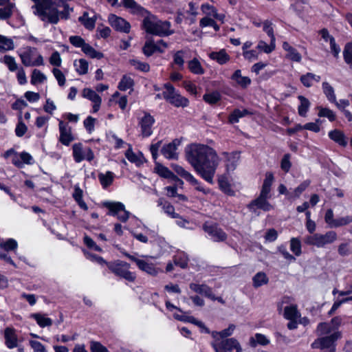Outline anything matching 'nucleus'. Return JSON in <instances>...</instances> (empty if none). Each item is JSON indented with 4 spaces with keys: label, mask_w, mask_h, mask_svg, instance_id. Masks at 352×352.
Segmentation results:
<instances>
[{
    "label": "nucleus",
    "mask_w": 352,
    "mask_h": 352,
    "mask_svg": "<svg viewBox=\"0 0 352 352\" xmlns=\"http://www.w3.org/2000/svg\"><path fill=\"white\" fill-rule=\"evenodd\" d=\"M187 161L207 182L212 184L220 158L217 152L205 144H193L186 151Z\"/></svg>",
    "instance_id": "nucleus-1"
},
{
    "label": "nucleus",
    "mask_w": 352,
    "mask_h": 352,
    "mask_svg": "<svg viewBox=\"0 0 352 352\" xmlns=\"http://www.w3.org/2000/svg\"><path fill=\"white\" fill-rule=\"evenodd\" d=\"M189 287L195 293L204 296L205 297L208 298L212 300H216V297L213 294L212 288L206 284H197L191 283L189 285Z\"/></svg>",
    "instance_id": "nucleus-22"
},
{
    "label": "nucleus",
    "mask_w": 352,
    "mask_h": 352,
    "mask_svg": "<svg viewBox=\"0 0 352 352\" xmlns=\"http://www.w3.org/2000/svg\"><path fill=\"white\" fill-rule=\"evenodd\" d=\"M124 255L129 258L131 261L135 263L138 268L145 273L151 275V276H157L158 273L160 272V270L155 267V265L148 261L140 259L134 256L129 254L127 252H124Z\"/></svg>",
    "instance_id": "nucleus-13"
},
{
    "label": "nucleus",
    "mask_w": 352,
    "mask_h": 352,
    "mask_svg": "<svg viewBox=\"0 0 352 352\" xmlns=\"http://www.w3.org/2000/svg\"><path fill=\"white\" fill-rule=\"evenodd\" d=\"M157 203V206L161 207L162 211L170 218L179 217V214L175 212L174 206L164 198H160Z\"/></svg>",
    "instance_id": "nucleus-28"
},
{
    "label": "nucleus",
    "mask_w": 352,
    "mask_h": 352,
    "mask_svg": "<svg viewBox=\"0 0 352 352\" xmlns=\"http://www.w3.org/2000/svg\"><path fill=\"white\" fill-rule=\"evenodd\" d=\"M72 149L74 159L77 163H80L83 160L91 162L94 158V154L91 148H83L81 143L74 144Z\"/></svg>",
    "instance_id": "nucleus-12"
},
{
    "label": "nucleus",
    "mask_w": 352,
    "mask_h": 352,
    "mask_svg": "<svg viewBox=\"0 0 352 352\" xmlns=\"http://www.w3.org/2000/svg\"><path fill=\"white\" fill-rule=\"evenodd\" d=\"M74 66L79 75L86 74L88 72L89 63L85 59L76 60Z\"/></svg>",
    "instance_id": "nucleus-46"
},
{
    "label": "nucleus",
    "mask_w": 352,
    "mask_h": 352,
    "mask_svg": "<svg viewBox=\"0 0 352 352\" xmlns=\"http://www.w3.org/2000/svg\"><path fill=\"white\" fill-rule=\"evenodd\" d=\"M274 181V177L272 173H267L265 174V199H270L272 197L271 186Z\"/></svg>",
    "instance_id": "nucleus-57"
},
{
    "label": "nucleus",
    "mask_w": 352,
    "mask_h": 352,
    "mask_svg": "<svg viewBox=\"0 0 352 352\" xmlns=\"http://www.w3.org/2000/svg\"><path fill=\"white\" fill-rule=\"evenodd\" d=\"M190 58V51L184 49L175 52L173 55V65H175L179 70L184 69V63L186 60Z\"/></svg>",
    "instance_id": "nucleus-19"
},
{
    "label": "nucleus",
    "mask_w": 352,
    "mask_h": 352,
    "mask_svg": "<svg viewBox=\"0 0 352 352\" xmlns=\"http://www.w3.org/2000/svg\"><path fill=\"white\" fill-rule=\"evenodd\" d=\"M58 129L60 133L58 139L59 142L65 146H69L71 142L74 140L71 127L67 123L60 120L58 123Z\"/></svg>",
    "instance_id": "nucleus-17"
},
{
    "label": "nucleus",
    "mask_w": 352,
    "mask_h": 352,
    "mask_svg": "<svg viewBox=\"0 0 352 352\" xmlns=\"http://www.w3.org/2000/svg\"><path fill=\"white\" fill-rule=\"evenodd\" d=\"M78 20L88 30H93L95 27V14L90 16L89 13L85 12L78 18Z\"/></svg>",
    "instance_id": "nucleus-40"
},
{
    "label": "nucleus",
    "mask_w": 352,
    "mask_h": 352,
    "mask_svg": "<svg viewBox=\"0 0 352 352\" xmlns=\"http://www.w3.org/2000/svg\"><path fill=\"white\" fill-rule=\"evenodd\" d=\"M29 344L33 352H48L46 347L37 340H29Z\"/></svg>",
    "instance_id": "nucleus-64"
},
{
    "label": "nucleus",
    "mask_w": 352,
    "mask_h": 352,
    "mask_svg": "<svg viewBox=\"0 0 352 352\" xmlns=\"http://www.w3.org/2000/svg\"><path fill=\"white\" fill-rule=\"evenodd\" d=\"M301 316L298 311L297 306L292 305L286 306L284 309V317L287 320L299 319Z\"/></svg>",
    "instance_id": "nucleus-41"
},
{
    "label": "nucleus",
    "mask_w": 352,
    "mask_h": 352,
    "mask_svg": "<svg viewBox=\"0 0 352 352\" xmlns=\"http://www.w3.org/2000/svg\"><path fill=\"white\" fill-rule=\"evenodd\" d=\"M248 113V111L246 109H235L230 116H229V122L232 124L236 123L239 122V118L244 117L245 115Z\"/></svg>",
    "instance_id": "nucleus-56"
},
{
    "label": "nucleus",
    "mask_w": 352,
    "mask_h": 352,
    "mask_svg": "<svg viewBox=\"0 0 352 352\" xmlns=\"http://www.w3.org/2000/svg\"><path fill=\"white\" fill-rule=\"evenodd\" d=\"M103 206L109 210L108 215L117 217L118 219L126 222L130 215V212L125 210L124 205L119 201H104Z\"/></svg>",
    "instance_id": "nucleus-8"
},
{
    "label": "nucleus",
    "mask_w": 352,
    "mask_h": 352,
    "mask_svg": "<svg viewBox=\"0 0 352 352\" xmlns=\"http://www.w3.org/2000/svg\"><path fill=\"white\" fill-rule=\"evenodd\" d=\"M342 318L339 316L333 318L330 322H320L316 328L318 336H324L334 331H340L338 328L342 324Z\"/></svg>",
    "instance_id": "nucleus-14"
},
{
    "label": "nucleus",
    "mask_w": 352,
    "mask_h": 352,
    "mask_svg": "<svg viewBox=\"0 0 352 352\" xmlns=\"http://www.w3.org/2000/svg\"><path fill=\"white\" fill-rule=\"evenodd\" d=\"M109 270L116 276L124 278L129 282H134L136 274L129 271L130 264L123 261L117 260L114 262L107 263Z\"/></svg>",
    "instance_id": "nucleus-6"
},
{
    "label": "nucleus",
    "mask_w": 352,
    "mask_h": 352,
    "mask_svg": "<svg viewBox=\"0 0 352 352\" xmlns=\"http://www.w3.org/2000/svg\"><path fill=\"white\" fill-rule=\"evenodd\" d=\"M133 85V80L127 76H124L118 85V88L121 91H126L131 89Z\"/></svg>",
    "instance_id": "nucleus-58"
},
{
    "label": "nucleus",
    "mask_w": 352,
    "mask_h": 352,
    "mask_svg": "<svg viewBox=\"0 0 352 352\" xmlns=\"http://www.w3.org/2000/svg\"><path fill=\"white\" fill-rule=\"evenodd\" d=\"M21 62L25 67L41 66L44 65L43 56L38 53L34 47H27L18 51Z\"/></svg>",
    "instance_id": "nucleus-5"
},
{
    "label": "nucleus",
    "mask_w": 352,
    "mask_h": 352,
    "mask_svg": "<svg viewBox=\"0 0 352 352\" xmlns=\"http://www.w3.org/2000/svg\"><path fill=\"white\" fill-rule=\"evenodd\" d=\"M141 16L144 17L142 28L147 33L159 36H167L174 33L169 21L160 20L148 10Z\"/></svg>",
    "instance_id": "nucleus-3"
},
{
    "label": "nucleus",
    "mask_w": 352,
    "mask_h": 352,
    "mask_svg": "<svg viewBox=\"0 0 352 352\" xmlns=\"http://www.w3.org/2000/svg\"><path fill=\"white\" fill-rule=\"evenodd\" d=\"M164 87L166 89L162 92L163 98L169 102L171 98L177 93L174 87L170 83H166L164 85Z\"/></svg>",
    "instance_id": "nucleus-55"
},
{
    "label": "nucleus",
    "mask_w": 352,
    "mask_h": 352,
    "mask_svg": "<svg viewBox=\"0 0 352 352\" xmlns=\"http://www.w3.org/2000/svg\"><path fill=\"white\" fill-rule=\"evenodd\" d=\"M263 49V42L261 41L255 50L244 51L243 52V55L246 60L254 61L258 58V55L262 53Z\"/></svg>",
    "instance_id": "nucleus-34"
},
{
    "label": "nucleus",
    "mask_w": 352,
    "mask_h": 352,
    "mask_svg": "<svg viewBox=\"0 0 352 352\" xmlns=\"http://www.w3.org/2000/svg\"><path fill=\"white\" fill-rule=\"evenodd\" d=\"M298 99L300 101V104L298 107V114L302 117H305L310 108L311 102L303 96H298Z\"/></svg>",
    "instance_id": "nucleus-42"
},
{
    "label": "nucleus",
    "mask_w": 352,
    "mask_h": 352,
    "mask_svg": "<svg viewBox=\"0 0 352 352\" xmlns=\"http://www.w3.org/2000/svg\"><path fill=\"white\" fill-rule=\"evenodd\" d=\"M318 116L319 117L327 118L330 122H333L336 120V114L330 109L326 108V107H318Z\"/></svg>",
    "instance_id": "nucleus-52"
},
{
    "label": "nucleus",
    "mask_w": 352,
    "mask_h": 352,
    "mask_svg": "<svg viewBox=\"0 0 352 352\" xmlns=\"http://www.w3.org/2000/svg\"><path fill=\"white\" fill-rule=\"evenodd\" d=\"M222 155L225 159V165L227 171L230 172L235 170L240 160V153L238 152H223Z\"/></svg>",
    "instance_id": "nucleus-20"
},
{
    "label": "nucleus",
    "mask_w": 352,
    "mask_h": 352,
    "mask_svg": "<svg viewBox=\"0 0 352 352\" xmlns=\"http://www.w3.org/2000/svg\"><path fill=\"white\" fill-rule=\"evenodd\" d=\"M143 113V116L139 118L138 124L140 127L142 137L148 138L153 133V126L155 120L149 113L144 111Z\"/></svg>",
    "instance_id": "nucleus-15"
},
{
    "label": "nucleus",
    "mask_w": 352,
    "mask_h": 352,
    "mask_svg": "<svg viewBox=\"0 0 352 352\" xmlns=\"http://www.w3.org/2000/svg\"><path fill=\"white\" fill-rule=\"evenodd\" d=\"M35 4L32 7L34 13L43 21L57 24L60 19L67 20L72 11L68 4L62 0H32Z\"/></svg>",
    "instance_id": "nucleus-2"
},
{
    "label": "nucleus",
    "mask_w": 352,
    "mask_h": 352,
    "mask_svg": "<svg viewBox=\"0 0 352 352\" xmlns=\"http://www.w3.org/2000/svg\"><path fill=\"white\" fill-rule=\"evenodd\" d=\"M309 181L306 180L303 182L294 189L293 193H290V195H288V199H294L295 198L299 197L302 192L304 190H305V189L309 186Z\"/></svg>",
    "instance_id": "nucleus-50"
},
{
    "label": "nucleus",
    "mask_w": 352,
    "mask_h": 352,
    "mask_svg": "<svg viewBox=\"0 0 352 352\" xmlns=\"http://www.w3.org/2000/svg\"><path fill=\"white\" fill-rule=\"evenodd\" d=\"M209 57L212 60H216L220 65H223L230 60V56L224 49H222L219 52H212L210 53Z\"/></svg>",
    "instance_id": "nucleus-36"
},
{
    "label": "nucleus",
    "mask_w": 352,
    "mask_h": 352,
    "mask_svg": "<svg viewBox=\"0 0 352 352\" xmlns=\"http://www.w3.org/2000/svg\"><path fill=\"white\" fill-rule=\"evenodd\" d=\"M109 21L111 25L117 31L124 33H129L130 32V23L122 17L111 14L109 16Z\"/></svg>",
    "instance_id": "nucleus-18"
},
{
    "label": "nucleus",
    "mask_w": 352,
    "mask_h": 352,
    "mask_svg": "<svg viewBox=\"0 0 352 352\" xmlns=\"http://www.w3.org/2000/svg\"><path fill=\"white\" fill-rule=\"evenodd\" d=\"M290 250L295 256H299L302 253L300 240L298 238L293 237L290 239Z\"/></svg>",
    "instance_id": "nucleus-51"
},
{
    "label": "nucleus",
    "mask_w": 352,
    "mask_h": 352,
    "mask_svg": "<svg viewBox=\"0 0 352 352\" xmlns=\"http://www.w3.org/2000/svg\"><path fill=\"white\" fill-rule=\"evenodd\" d=\"M231 79L234 82L236 85L242 89L247 88L251 83L250 78L248 76H243L240 69H237L234 72L231 76Z\"/></svg>",
    "instance_id": "nucleus-29"
},
{
    "label": "nucleus",
    "mask_w": 352,
    "mask_h": 352,
    "mask_svg": "<svg viewBox=\"0 0 352 352\" xmlns=\"http://www.w3.org/2000/svg\"><path fill=\"white\" fill-rule=\"evenodd\" d=\"M167 47L168 44L162 39L156 43L153 40H147L142 48V51L144 55L148 57L152 56L155 52L163 53Z\"/></svg>",
    "instance_id": "nucleus-16"
},
{
    "label": "nucleus",
    "mask_w": 352,
    "mask_h": 352,
    "mask_svg": "<svg viewBox=\"0 0 352 352\" xmlns=\"http://www.w3.org/2000/svg\"><path fill=\"white\" fill-rule=\"evenodd\" d=\"M82 51L92 58L100 59L103 57V54L96 51L90 45L86 43L82 49Z\"/></svg>",
    "instance_id": "nucleus-48"
},
{
    "label": "nucleus",
    "mask_w": 352,
    "mask_h": 352,
    "mask_svg": "<svg viewBox=\"0 0 352 352\" xmlns=\"http://www.w3.org/2000/svg\"><path fill=\"white\" fill-rule=\"evenodd\" d=\"M265 33H267V36L270 38V42L269 45L265 43V53L272 52L276 47L275 45V36L274 34V28L272 27V23L265 21Z\"/></svg>",
    "instance_id": "nucleus-31"
},
{
    "label": "nucleus",
    "mask_w": 352,
    "mask_h": 352,
    "mask_svg": "<svg viewBox=\"0 0 352 352\" xmlns=\"http://www.w3.org/2000/svg\"><path fill=\"white\" fill-rule=\"evenodd\" d=\"M18 248V243L14 239H8L5 241L0 242V258L3 260L8 263H10L14 267L16 264L8 255V252L16 251Z\"/></svg>",
    "instance_id": "nucleus-11"
},
{
    "label": "nucleus",
    "mask_w": 352,
    "mask_h": 352,
    "mask_svg": "<svg viewBox=\"0 0 352 352\" xmlns=\"http://www.w3.org/2000/svg\"><path fill=\"white\" fill-rule=\"evenodd\" d=\"M248 208L255 215H258L264 209V184L261 186L260 196L248 205Z\"/></svg>",
    "instance_id": "nucleus-25"
},
{
    "label": "nucleus",
    "mask_w": 352,
    "mask_h": 352,
    "mask_svg": "<svg viewBox=\"0 0 352 352\" xmlns=\"http://www.w3.org/2000/svg\"><path fill=\"white\" fill-rule=\"evenodd\" d=\"M30 318L34 319L36 322L37 324L41 328L50 327L53 323L51 318L47 317L46 314L41 313L31 314Z\"/></svg>",
    "instance_id": "nucleus-33"
},
{
    "label": "nucleus",
    "mask_w": 352,
    "mask_h": 352,
    "mask_svg": "<svg viewBox=\"0 0 352 352\" xmlns=\"http://www.w3.org/2000/svg\"><path fill=\"white\" fill-rule=\"evenodd\" d=\"M5 344L8 349H14L17 346L18 338L15 331L12 328H6L4 332Z\"/></svg>",
    "instance_id": "nucleus-30"
},
{
    "label": "nucleus",
    "mask_w": 352,
    "mask_h": 352,
    "mask_svg": "<svg viewBox=\"0 0 352 352\" xmlns=\"http://www.w3.org/2000/svg\"><path fill=\"white\" fill-rule=\"evenodd\" d=\"M201 10L206 15L205 16H212L221 23L224 22L225 15L218 13L217 10L212 5L208 3H203L201 6Z\"/></svg>",
    "instance_id": "nucleus-26"
},
{
    "label": "nucleus",
    "mask_w": 352,
    "mask_h": 352,
    "mask_svg": "<svg viewBox=\"0 0 352 352\" xmlns=\"http://www.w3.org/2000/svg\"><path fill=\"white\" fill-rule=\"evenodd\" d=\"M203 229L214 242H223L227 239L226 233L216 223L206 222Z\"/></svg>",
    "instance_id": "nucleus-10"
},
{
    "label": "nucleus",
    "mask_w": 352,
    "mask_h": 352,
    "mask_svg": "<svg viewBox=\"0 0 352 352\" xmlns=\"http://www.w3.org/2000/svg\"><path fill=\"white\" fill-rule=\"evenodd\" d=\"M187 63L189 71L193 74L202 75L205 73V69L197 58L188 60Z\"/></svg>",
    "instance_id": "nucleus-35"
},
{
    "label": "nucleus",
    "mask_w": 352,
    "mask_h": 352,
    "mask_svg": "<svg viewBox=\"0 0 352 352\" xmlns=\"http://www.w3.org/2000/svg\"><path fill=\"white\" fill-rule=\"evenodd\" d=\"M157 173L164 178H173L175 177V175L166 167L162 165H157L156 168Z\"/></svg>",
    "instance_id": "nucleus-62"
},
{
    "label": "nucleus",
    "mask_w": 352,
    "mask_h": 352,
    "mask_svg": "<svg viewBox=\"0 0 352 352\" xmlns=\"http://www.w3.org/2000/svg\"><path fill=\"white\" fill-rule=\"evenodd\" d=\"M212 346L216 352H231L234 349H236V352L242 351L239 342L234 338L216 340L212 343Z\"/></svg>",
    "instance_id": "nucleus-9"
},
{
    "label": "nucleus",
    "mask_w": 352,
    "mask_h": 352,
    "mask_svg": "<svg viewBox=\"0 0 352 352\" xmlns=\"http://www.w3.org/2000/svg\"><path fill=\"white\" fill-rule=\"evenodd\" d=\"M179 145V141L175 139L172 142L164 145L161 153L167 159H177L178 157L177 149Z\"/></svg>",
    "instance_id": "nucleus-24"
},
{
    "label": "nucleus",
    "mask_w": 352,
    "mask_h": 352,
    "mask_svg": "<svg viewBox=\"0 0 352 352\" xmlns=\"http://www.w3.org/2000/svg\"><path fill=\"white\" fill-rule=\"evenodd\" d=\"M338 238L335 231H329L325 234H314L305 237V243L309 245H314L317 248H324L328 244L333 243Z\"/></svg>",
    "instance_id": "nucleus-7"
},
{
    "label": "nucleus",
    "mask_w": 352,
    "mask_h": 352,
    "mask_svg": "<svg viewBox=\"0 0 352 352\" xmlns=\"http://www.w3.org/2000/svg\"><path fill=\"white\" fill-rule=\"evenodd\" d=\"M343 58L345 63L352 67V43H347L343 50Z\"/></svg>",
    "instance_id": "nucleus-54"
},
{
    "label": "nucleus",
    "mask_w": 352,
    "mask_h": 352,
    "mask_svg": "<svg viewBox=\"0 0 352 352\" xmlns=\"http://www.w3.org/2000/svg\"><path fill=\"white\" fill-rule=\"evenodd\" d=\"M14 45L12 39L0 34V51L6 52L12 50Z\"/></svg>",
    "instance_id": "nucleus-47"
},
{
    "label": "nucleus",
    "mask_w": 352,
    "mask_h": 352,
    "mask_svg": "<svg viewBox=\"0 0 352 352\" xmlns=\"http://www.w3.org/2000/svg\"><path fill=\"white\" fill-rule=\"evenodd\" d=\"M129 63L135 69L141 72H148L150 70V66L148 63L141 62L138 59H131L129 60Z\"/></svg>",
    "instance_id": "nucleus-60"
},
{
    "label": "nucleus",
    "mask_w": 352,
    "mask_h": 352,
    "mask_svg": "<svg viewBox=\"0 0 352 352\" xmlns=\"http://www.w3.org/2000/svg\"><path fill=\"white\" fill-rule=\"evenodd\" d=\"M115 174L111 171H107L105 173H99L98 179L103 188L111 186L113 182Z\"/></svg>",
    "instance_id": "nucleus-39"
},
{
    "label": "nucleus",
    "mask_w": 352,
    "mask_h": 352,
    "mask_svg": "<svg viewBox=\"0 0 352 352\" xmlns=\"http://www.w3.org/2000/svg\"><path fill=\"white\" fill-rule=\"evenodd\" d=\"M322 88L328 100L330 102H336V96L333 87L329 82H323Z\"/></svg>",
    "instance_id": "nucleus-45"
},
{
    "label": "nucleus",
    "mask_w": 352,
    "mask_h": 352,
    "mask_svg": "<svg viewBox=\"0 0 352 352\" xmlns=\"http://www.w3.org/2000/svg\"><path fill=\"white\" fill-rule=\"evenodd\" d=\"M169 102L176 107H186L189 104V100L178 93L169 100Z\"/></svg>",
    "instance_id": "nucleus-44"
},
{
    "label": "nucleus",
    "mask_w": 352,
    "mask_h": 352,
    "mask_svg": "<svg viewBox=\"0 0 352 352\" xmlns=\"http://www.w3.org/2000/svg\"><path fill=\"white\" fill-rule=\"evenodd\" d=\"M12 156V163L18 168H22V162L19 160V154L13 148H10L5 152L3 157L6 159Z\"/></svg>",
    "instance_id": "nucleus-49"
},
{
    "label": "nucleus",
    "mask_w": 352,
    "mask_h": 352,
    "mask_svg": "<svg viewBox=\"0 0 352 352\" xmlns=\"http://www.w3.org/2000/svg\"><path fill=\"white\" fill-rule=\"evenodd\" d=\"M283 48L286 52V58L296 63H300L301 61V54L296 48L290 45L287 42H284L283 43Z\"/></svg>",
    "instance_id": "nucleus-27"
},
{
    "label": "nucleus",
    "mask_w": 352,
    "mask_h": 352,
    "mask_svg": "<svg viewBox=\"0 0 352 352\" xmlns=\"http://www.w3.org/2000/svg\"><path fill=\"white\" fill-rule=\"evenodd\" d=\"M122 4L126 8L130 10L132 14L141 16L144 13H146V10L135 2V0H122Z\"/></svg>",
    "instance_id": "nucleus-32"
},
{
    "label": "nucleus",
    "mask_w": 352,
    "mask_h": 352,
    "mask_svg": "<svg viewBox=\"0 0 352 352\" xmlns=\"http://www.w3.org/2000/svg\"><path fill=\"white\" fill-rule=\"evenodd\" d=\"M203 98L206 102L214 104L221 100V95L219 93L214 91L204 94Z\"/></svg>",
    "instance_id": "nucleus-59"
},
{
    "label": "nucleus",
    "mask_w": 352,
    "mask_h": 352,
    "mask_svg": "<svg viewBox=\"0 0 352 352\" xmlns=\"http://www.w3.org/2000/svg\"><path fill=\"white\" fill-rule=\"evenodd\" d=\"M3 62L10 72H14L18 69V65L13 56L10 55L4 56Z\"/></svg>",
    "instance_id": "nucleus-61"
},
{
    "label": "nucleus",
    "mask_w": 352,
    "mask_h": 352,
    "mask_svg": "<svg viewBox=\"0 0 352 352\" xmlns=\"http://www.w3.org/2000/svg\"><path fill=\"white\" fill-rule=\"evenodd\" d=\"M300 80L305 87H310L313 85L314 82H318L320 80V76L313 73L308 72L302 75Z\"/></svg>",
    "instance_id": "nucleus-38"
},
{
    "label": "nucleus",
    "mask_w": 352,
    "mask_h": 352,
    "mask_svg": "<svg viewBox=\"0 0 352 352\" xmlns=\"http://www.w3.org/2000/svg\"><path fill=\"white\" fill-rule=\"evenodd\" d=\"M47 78L44 74L40 70L34 69L32 71L30 82L32 85H36L37 83L43 82Z\"/></svg>",
    "instance_id": "nucleus-53"
},
{
    "label": "nucleus",
    "mask_w": 352,
    "mask_h": 352,
    "mask_svg": "<svg viewBox=\"0 0 352 352\" xmlns=\"http://www.w3.org/2000/svg\"><path fill=\"white\" fill-rule=\"evenodd\" d=\"M83 192L78 186L74 187V191L73 193V197L74 200L78 203L80 208L87 210L88 207L86 203L82 199Z\"/></svg>",
    "instance_id": "nucleus-43"
},
{
    "label": "nucleus",
    "mask_w": 352,
    "mask_h": 352,
    "mask_svg": "<svg viewBox=\"0 0 352 352\" xmlns=\"http://www.w3.org/2000/svg\"><path fill=\"white\" fill-rule=\"evenodd\" d=\"M311 344L312 349H319L323 352H336V342L341 338L340 331H334L324 336H318Z\"/></svg>",
    "instance_id": "nucleus-4"
},
{
    "label": "nucleus",
    "mask_w": 352,
    "mask_h": 352,
    "mask_svg": "<svg viewBox=\"0 0 352 352\" xmlns=\"http://www.w3.org/2000/svg\"><path fill=\"white\" fill-rule=\"evenodd\" d=\"M328 135L331 140L340 146H345L347 144L345 135L341 131L337 129L331 131L329 132Z\"/></svg>",
    "instance_id": "nucleus-37"
},
{
    "label": "nucleus",
    "mask_w": 352,
    "mask_h": 352,
    "mask_svg": "<svg viewBox=\"0 0 352 352\" xmlns=\"http://www.w3.org/2000/svg\"><path fill=\"white\" fill-rule=\"evenodd\" d=\"M15 0H0V19H9L15 8Z\"/></svg>",
    "instance_id": "nucleus-21"
},
{
    "label": "nucleus",
    "mask_w": 352,
    "mask_h": 352,
    "mask_svg": "<svg viewBox=\"0 0 352 352\" xmlns=\"http://www.w3.org/2000/svg\"><path fill=\"white\" fill-rule=\"evenodd\" d=\"M235 329V326L234 324H230L228 328L222 330L221 331H213L212 333V336L214 338H217L218 336L221 338H227L232 334L234 330Z\"/></svg>",
    "instance_id": "nucleus-63"
},
{
    "label": "nucleus",
    "mask_w": 352,
    "mask_h": 352,
    "mask_svg": "<svg viewBox=\"0 0 352 352\" xmlns=\"http://www.w3.org/2000/svg\"><path fill=\"white\" fill-rule=\"evenodd\" d=\"M82 96L83 98L91 100L94 103L93 113L98 112L102 102L100 96L97 94L96 91L89 88H85L82 90Z\"/></svg>",
    "instance_id": "nucleus-23"
}]
</instances>
